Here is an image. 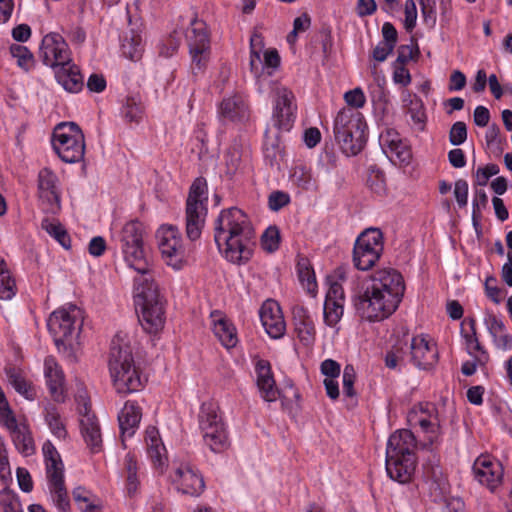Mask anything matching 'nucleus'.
Masks as SVG:
<instances>
[{"instance_id": "f257e3e1", "label": "nucleus", "mask_w": 512, "mask_h": 512, "mask_svg": "<svg viewBox=\"0 0 512 512\" xmlns=\"http://www.w3.org/2000/svg\"><path fill=\"white\" fill-rule=\"evenodd\" d=\"M405 281L402 274L392 268L377 270L354 302L357 314L368 322H380L389 318L399 307L404 293Z\"/></svg>"}, {"instance_id": "f03ea898", "label": "nucleus", "mask_w": 512, "mask_h": 512, "mask_svg": "<svg viewBox=\"0 0 512 512\" xmlns=\"http://www.w3.org/2000/svg\"><path fill=\"white\" fill-rule=\"evenodd\" d=\"M130 268L139 276L135 278L134 302L138 319L143 329L150 334H156L164 327V299L158 285L151 276V265L147 258H125Z\"/></svg>"}, {"instance_id": "7ed1b4c3", "label": "nucleus", "mask_w": 512, "mask_h": 512, "mask_svg": "<svg viewBox=\"0 0 512 512\" xmlns=\"http://www.w3.org/2000/svg\"><path fill=\"white\" fill-rule=\"evenodd\" d=\"M255 231L248 216L239 208L222 210L215 222L214 240L220 252L252 254Z\"/></svg>"}, {"instance_id": "20e7f679", "label": "nucleus", "mask_w": 512, "mask_h": 512, "mask_svg": "<svg viewBox=\"0 0 512 512\" xmlns=\"http://www.w3.org/2000/svg\"><path fill=\"white\" fill-rule=\"evenodd\" d=\"M108 367L117 393L128 394L139 391L143 380L136 367L129 342L116 335L111 341Z\"/></svg>"}, {"instance_id": "39448f33", "label": "nucleus", "mask_w": 512, "mask_h": 512, "mask_svg": "<svg viewBox=\"0 0 512 512\" xmlns=\"http://www.w3.org/2000/svg\"><path fill=\"white\" fill-rule=\"evenodd\" d=\"M416 439L410 430L394 432L386 448V471L389 477L399 483H408L416 468Z\"/></svg>"}, {"instance_id": "423d86ee", "label": "nucleus", "mask_w": 512, "mask_h": 512, "mask_svg": "<svg viewBox=\"0 0 512 512\" xmlns=\"http://www.w3.org/2000/svg\"><path fill=\"white\" fill-rule=\"evenodd\" d=\"M83 324V313L75 305L54 311L48 319L47 326L54 338L55 345L71 361H75L74 341Z\"/></svg>"}, {"instance_id": "0eeeda50", "label": "nucleus", "mask_w": 512, "mask_h": 512, "mask_svg": "<svg viewBox=\"0 0 512 512\" xmlns=\"http://www.w3.org/2000/svg\"><path fill=\"white\" fill-rule=\"evenodd\" d=\"M53 149L66 163H76L84 158L85 137L81 128L74 122H62L53 133Z\"/></svg>"}, {"instance_id": "6e6552de", "label": "nucleus", "mask_w": 512, "mask_h": 512, "mask_svg": "<svg viewBox=\"0 0 512 512\" xmlns=\"http://www.w3.org/2000/svg\"><path fill=\"white\" fill-rule=\"evenodd\" d=\"M256 371V384L261 394V397L267 402H274L278 398H281L284 406H289L290 396L296 400V405L300 399V394L293 384L289 385L288 389H285L282 393L276 387V383L271 371L270 363L266 360H258L255 367Z\"/></svg>"}, {"instance_id": "1a4fd4ad", "label": "nucleus", "mask_w": 512, "mask_h": 512, "mask_svg": "<svg viewBox=\"0 0 512 512\" xmlns=\"http://www.w3.org/2000/svg\"><path fill=\"white\" fill-rule=\"evenodd\" d=\"M296 110L293 92L285 87L278 88L272 115V128L277 133L290 131L296 119Z\"/></svg>"}, {"instance_id": "9d476101", "label": "nucleus", "mask_w": 512, "mask_h": 512, "mask_svg": "<svg viewBox=\"0 0 512 512\" xmlns=\"http://www.w3.org/2000/svg\"><path fill=\"white\" fill-rule=\"evenodd\" d=\"M39 57L43 64L54 69L64 64H69L71 51L67 42L59 33L51 32L42 39Z\"/></svg>"}, {"instance_id": "9b49d317", "label": "nucleus", "mask_w": 512, "mask_h": 512, "mask_svg": "<svg viewBox=\"0 0 512 512\" xmlns=\"http://www.w3.org/2000/svg\"><path fill=\"white\" fill-rule=\"evenodd\" d=\"M472 471L475 479L491 491H494L502 483L504 475L503 466L489 455L477 457L473 463Z\"/></svg>"}, {"instance_id": "f8f14e48", "label": "nucleus", "mask_w": 512, "mask_h": 512, "mask_svg": "<svg viewBox=\"0 0 512 512\" xmlns=\"http://www.w3.org/2000/svg\"><path fill=\"white\" fill-rule=\"evenodd\" d=\"M58 177L50 168H43L38 174V194L46 212L56 214L60 210Z\"/></svg>"}, {"instance_id": "ddd939ff", "label": "nucleus", "mask_w": 512, "mask_h": 512, "mask_svg": "<svg viewBox=\"0 0 512 512\" xmlns=\"http://www.w3.org/2000/svg\"><path fill=\"white\" fill-rule=\"evenodd\" d=\"M438 359V352L435 345L422 335L410 339L409 361L420 369H429Z\"/></svg>"}, {"instance_id": "4468645a", "label": "nucleus", "mask_w": 512, "mask_h": 512, "mask_svg": "<svg viewBox=\"0 0 512 512\" xmlns=\"http://www.w3.org/2000/svg\"><path fill=\"white\" fill-rule=\"evenodd\" d=\"M172 481L178 491L190 496H199L205 488L203 477L188 464L175 470Z\"/></svg>"}, {"instance_id": "2eb2a0df", "label": "nucleus", "mask_w": 512, "mask_h": 512, "mask_svg": "<svg viewBox=\"0 0 512 512\" xmlns=\"http://www.w3.org/2000/svg\"><path fill=\"white\" fill-rule=\"evenodd\" d=\"M259 316L265 331L271 338L278 339L284 335L286 325L277 302L265 301L260 308Z\"/></svg>"}, {"instance_id": "dca6fc26", "label": "nucleus", "mask_w": 512, "mask_h": 512, "mask_svg": "<svg viewBox=\"0 0 512 512\" xmlns=\"http://www.w3.org/2000/svg\"><path fill=\"white\" fill-rule=\"evenodd\" d=\"M155 238L162 256H175L185 252L181 233L175 225H161L155 233Z\"/></svg>"}, {"instance_id": "f3484780", "label": "nucleus", "mask_w": 512, "mask_h": 512, "mask_svg": "<svg viewBox=\"0 0 512 512\" xmlns=\"http://www.w3.org/2000/svg\"><path fill=\"white\" fill-rule=\"evenodd\" d=\"M121 248L125 256H137L145 254L143 246V225L138 220H132L125 224L121 235Z\"/></svg>"}, {"instance_id": "a211bd4d", "label": "nucleus", "mask_w": 512, "mask_h": 512, "mask_svg": "<svg viewBox=\"0 0 512 512\" xmlns=\"http://www.w3.org/2000/svg\"><path fill=\"white\" fill-rule=\"evenodd\" d=\"M383 248L384 242L381 230L372 227L367 228L357 237L353 247V256H362L364 254L381 256Z\"/></svg>"}, {"instance_id": "6ab92c4d", "label": "nucleus", "mask_w": 512, "mask_h": 512, "mask_svg": "<svg viewBox=\"0 0 512 512\" xmlns=\"http://www.w3.org/2000/svg\"><path fill=\"white\" fill-rule=\"evenodd\" d=\"M361 129H367L362 113L352 108H343L337 113L333 127L334 137L353 131L356 139L359 137L358 130Z\"/></svg>"}, {"instance_id": "aec40b11", "label": "nucleus", "mask_w": 512, "mask_h": 512, "mask_svg": "<svg viewBox=\"0 0 512 512\" xmlns=\"http://www.w3.org/2000/svg\"><path fill=\"white\" fill-rule=\"evenodd\" d=\"M57 82L70 93H78L83 89L84 77L81 74L79 66L72 59L69 64H61L54 69Z\"/></svg>"}, {"instance_id": "412c9836", "label": "nucleus", "mask_w": 512, "mask_h": 512, "mask_svg": "<svg viewBox=\"0 0 512 512\" xmlns=\"http://www.w3.org/2000/svg\"><path fill=\"white\" fill-rule=\"evenodd\" d=\"M213 326V333L219 339L221 344L229 349L236 346L238 342L236 328L219 310H214L210 314Z\"/></svg>"}, {"instance_id": "4be33fe9", "label": "nucleus", "mask_w": 512, "mask_h": 512, "mask_svg": "<svg viewBox=\"0 0 512 512\" xmlns=\"http://www.w3.org/2000/svg\"><path fill=\"white\" fill-rule=\"evenodd\" d=\"M221 118L231 122H244L249 118V108L241 95L224 98L219 105Z\"/></svg>"}, {"instance_id": "5701e85b", "label": "nucleus", "mask_w": 512, "mask_h": 512, "mask_svg": "<svg viewBox=\"0 0 512 512\" xmlns=\"http://www.w3.org/2000/svg\"><path fill=\"white\" fill-rule=\"evenodd\" d=\"M293 322L298 338L305 345H310L315 339V325L308 310L302 305H296L292 309Z\"/></svg>"}, {"instance_id": "b1692460", "label": "nucleus", "mask_w": 512, "mask_h": 512, "mask_svg": "<svg viewBox=\"0 0 512 512\" xmlns=\"http://www.w3.org/2000/svg\"><path fill=\"white\" fill-rule=\"evenodd\" d=\"M44 373L51 396L54 400L61 401L63 399L64 374L54 357L45 358Z\"/></svg>"}, {"instance_id": "393cba45", "label": "nucleus", "mask_w": 512, "mask_h": 512, "mask_svg": "<svg viewBox=\"0 0 512 512\" xmlns=\"http://www.w3.org/2000/svg\"><path fill=\"white\" fill-rule=\"evenodd\" d=\"M142 418L141 408L136 402L127 401L118 415L119 427L122 437H131Z\"/></svg>"}, {"instance_id": "a878e982", "label": "nucleus", "mask_w": 512, "mask_h": 512, "mask_svg": "<svg viewBox=\"0 0 512 512\" xmlns=\"http://www.w3.org/2000/svg\"><path fill=\"white\" fill-rule=\"evenodd\" d=\"M380 145L383 151L395 154L401 162H409L411 155L407 146L402 142L399 133L394 129H386L380 134Z\"/></svg>"}, {"instance_id": "bb28decb", "label": "nucleus", "mask_w": 512, "mask_h": 512, "mask_svg": "<svg viewBox=\"0 0 512 512\" xmlns=\"http://www.w3.org/2000/svg\"><path fill=\"white\" fill-rule=\"evenodd\" d=\"M82 436L93 453L99 452L102 447V436L99 423L95 415L85 413L80 419Z\"/></svg>"}, {"instance_id": "cd10ccee", "label": "nucleus", "mask_w": 512, "mask_h": 512, "mask_svg": "<svg viewBox=\"0 0 512 512\" xmlns=\"http://www.w3.org/2000/svg\"><path fill=\"white\" fill-rule=\"evenodd\" d=\"M145 440L147 444L148 455L155 467H162L165 465L167 456L166 449L162 443L159 431L154 426H149L145 432Z\"/></svg>"}, {"instance_id": "c85d7f7f", "label": "nucleus", "mask_w": 512, "mask_h": 512, "mask_svg": "<svg viewBox=\"0 0 512 512\" xmlns=\"http://www.w3.org/2000/svg\"><path fill=\"white\" fill-rule=\"evenodd\" d=\"M186 38L189 50H211L210 38L207 32L206 24L197 18H193L191 20L190 28L186 33Z\"/></svg>"}, {"instance_id": "c756f323", "label": "nucleus", "mask_w": 512, "mask_h": 512, "mask_svg": "<svg viewBox=\"0 0 512 512\" xmlns=\"http://www.w3.org/2000/svg\"><path fill=\"white\" fill-rule=\"evenodd\" d=\"M263 154L265 162L271 167L279 169L283 160L284 152L280 143L279 133L273 134L272 128L265 131V141L263 145Z\"/></svg>"}, {"instance_id": "7c9ffc66", "label": "nucleus", "mask_w": 512, "mask_h": 512, "mask_svg": "<svg viewBox=\"0 0 512 512\" xmlns=\"http://www.w3.org/2000/svg\"><path fill=\"white\" fill-rule=\"evenodd\" d=\"M47 479L52 501L59 512H70V501L65 487L64 474Z\"/></svg>"}, {"instance_id": "2f4dec72", "label": "nucleus", "mask_w": 512, "mask_h": 512, "mask_svg": "<svg viewBox=\"0 0 512 512\" xmlns=\"http://www.w3.org/2000/svg\"><path fill=\"white\" fill-rule=\"evenodd\" d=\"M410 352V339L404 336L402 339H398L392 346L391 350L387 352L385 356V365L389 369H396L397 367L403 366L406 360H409Z\"/></svg>"}, {"instance_id": "473e14b6", "label": "nucleus", "mask_w": 512, "mask_h": 512, "mask_svg": "<svg viewBox=\"0 0 512 512\" xmlns=\"http://www.w3.org/2000/svg\"><path fill=\"white\" fill-rule=\"evenodd\" d=\"M297 276L302 288L312 297L317 295V281L313 266L309 258H299L297 262Z\"/></svg>"}, {"instance_id": "72a5a7b5", "label": "nucleus", "mask_w": 512, "mask_h": 512, "mask_svg": "<svg viewBox=\"0 0 512 512\" xmlns=\"http://www.w3.org/2000/svg\"><path fill=\"white\" fill-rule=\"evenodd\" d=\"M205 444L215 453L224 451L228 446L227 433L223 423H218L202 431Z\"/></svg>"}, {"instance_id": "f704fd0d", "label": "nucleus", "mask_w": 512, "mask_h": 512, "mask_svg": "<svg viewBox=\"0 0 512 512\" xmlns=\"http://www.w3.org/2000/svg\"><path fill=\"white\" fill-rule=\"evenodd\" d=\"M206 215L207 208L186 207V234L191 241H195L201 236Z\"/></svg>"}, {"instance_id": "c9c22d12", "label": "nucleus", "mask_w": 512, "mask_h": 512, "mask_svg": "<svg viewBox=\"0 0 512 512\" xmlns=\"http://www.w3.org/2000/svg\"><path fill=\"white\" fill-rule=\"evenodd\" d=\"M358 131L359 137H357L356 139L354 137L353 131H351V133H344V136L338 135L335 137V140L340 145L342 152L345 153L347 156L357 155L362 151L366 144V129H361Z\"/></svg>"}, {"instance_id": "e433bc0d", "label": "nucleus", "mask_w": 512, "mask_h": 512, "mask_svg": "<svg viewBox=\"0 0 512 512\" xmlns=\"http://www.w3.org/2000/svg\"><path fill=\"white\" fill-rule=\"evenodd\" d=\"M12 440L16 449L24 456L28 457L35 453L36 448L34 440L29 428L24 425H18L16 428L10 430Z\"/></svg>"}, {"instance_id": "4c0bfd02", "label": "nucleus", "mask_w": 512, "mask_h": 512, "mask_svg": "<svg viewBox=\"0 0 512 512\" xmlns=\"http://www.w3.org/2000/svg\"><path fill=\"white\" fill-rule=\"evenodd\" d=\"M47 478L64 474V465L61 457L51 441L44 442L42 447Z\"/></svg>"}, {"instance_id": "58836bf2", "label": "nucleus", "mask_w": 512, "mask_h": 512, "mask_svg": "<svg viewBox=\"0 0 512 512\" xmlns=\"http://www.w3.org/2000/svg\"><path fill=\"white\" fill-rule=\"evenodd\" d=\"M207 199V182L205 178H196L190 187L186 207L196 209L207 208L205 205Z\"/></svg>"}, {"instance_id": "ea45409f", "label": "nucleus", "mask_w": 512, "mask_h": 512, "mask_svg": "<svg viewBox=\"0 0 512 512\" xmlns=\"http://www.w3.org/2000/svg\"><path fill=\"white\" fill-rule=\"evenodd\" d=\"M16 294V283L4 258H0V299L10 300Z\"/></svg>"}, {"instance_id": "a19ab883", "label": "nucleus", "mask_w": 512, "mask_h": 512, "mask_svg": "<svg viewBox=\"0 0 512 512\" xmlns=\"http://www.w3.org/2000/svg\"><path fill=\"white\" fill-rule=\"evenodd\" d=\"M121 113L126 121L139 123L143 118L144 113V107L140 96L132 95L127 97Z\"/></svg>"}, {"instance_id": "79ce46f5", "label": "nucleus", "mask_w": 512, "mask_h": 512, "mask_svg": "<svg viewBox=\"0 0 512 512\" xmlns=\"http://www.w3.org/2000/svg\"><path fill=\"white\" fill-rule=\"evenodd\" d=\"M41 227L52 236L57 242L64 247L65 249L70 248V236L68 235L66 229L62 226V224L58 221L51 222L48 219H44L41 223Z\"/></svg>"}, {"instance_id": "37998d69", "label": "nucleus", "mask_w": 512, "mask_h": 512, "mask_svg": "<svg viewBox=\"0 0 512 512\" xmlns=\"http://www.w3.org/2000/svg\"><path fill=\"white\" fill-rule=\"evenodd\" d=\"M218 423H223L218 415V407L212 403H204L199 414V426L201 431L211 428Z\"/></svg>"}, {"instance_id": "c03bdc74", "label": "nucleus", "mask_w": 512, "mask_h": 512, "mask_svg": "<svg viewBox=\"0 0 512 512\" xmlns=\"http://www.w3.org/2000/svg\"><path fill=\"white\" fill-rule=\"evenodd\" d=\"M45 420L51 432L59 439H64L67 436V431L64 423L61 420L60 414L56 407L49 406L45 410Z\"/></svg>"}, {"instance_id": "a18cd8bd", "label": "nucleus", "mask_w": 512, "mask_h": 512, "mask_svg": "<svg viewBox=\"0 0 512 512\" xmlns=\"http://www.w3.org/2000/svg\"><path fill=\"white\" fill-rule=\"evenodd\" d=\"M367 187L375 194L382 196L386 193V181L384 172L377 166L369 168L367 180Z\"/></svg>"}, {"instance_id": "49530a36", "label": "nucleus", "mask_w": 512, "mask_h": 512, "mask_svg": "<svg viewBox=\"0 0 512 512\" xmlns=\"http://www.w3.org/2000/svg\"><path fill=\"white\" fill-rule=\"evenodd\" d=\"M416 421L424 432L430 434L428 438L429 444L433 445L436 443L441 429L438 414H435L434 417H418Z\"/></svg>"}, {"instance_id": "de8ad7c7", "label": "nucleus", "mask_w": 512, "mask_h": 512, "mask_svg": "<svg viewBox=\"0 0 512 512\" xmlns=\"http://www.w3.org/2000/svg\"><path fill=\"white\" fill-rule=\"evenodd\" d=\"M250 69L255 74H259V70L263 67V62L261 60L260 52L263 48V39L261 35L254 34L250 39Z\"/></svg>"}, {"instance_id": "09e8293b", "label": "nucleus", "mask_w": 512, "mask_h": 512, "mask_svg": "<svg viewBox=\"0 0 512 512\" xmlns=\"http://www.w3.org/2000/svg\"><path fill=\"white\" fill-rule=\"evenodd\" d=\"M280 231L277 226H269L261 236V247L266 253H274L280 244Z\"/></svg>"}, {"instance_id": "8fccbe9b", "label": "nucleus", "mask_w": 512, "mask_h": 512, "mask_svg": "<svg viewBox=\"0 0 512 512\" xmlns=\"http://www.w3.org/2000/svg\"><path fill=\"white\" fill-rule=\"evenodd\" d=\"M10 54L17 60L18 66L25 71H29L33 67L34 58L27 47L20 44H13L10 46Z\"/></svg>"}, {"instance_id": "3c124183", "label": "nucleus", "mask_w": 512, "mask_h": 512, "mask_svg": "<svg viewBox=\"0 0 512 512\" xmlns=\"http://www.w3.org/2000/svg\"><path fill=\"white\" fill-rule=\"evenodd\" d=\"M123 54L132 61L140 59L142 52L141 36L133 34L129 38L126 36L122 42Z\"/></svg>"}, {"instance_id": "603ef678", "label": "nucleus", "mask_w": 512, "mask_h": 512, "mask_svg": "<svg viewBox=\"0 0 512 512\" xmlns=\"http://www.w3.org/2000/svg\"><path fill=\"white\" fill-rule=\"evenodd\" d=\"M324 303V320L329 326L336 325L343 315V302L344 301H330Z\"/></svg>"}, {"instance_id": "864d4df0", "label": "nucleus", "mask_w": 512, "mask_h": 512, "mask_svg": "<svg viewBox=\"0 0 512 512\" xmlns=\"http://www.w3.org/2000/svg\"><path fill=\"white\" fill-rule=\"evenodd\" d=\"M191 55V71L194 76L203 73L210 59L211 50H189Z\"/></svg>"}, {"instance_id": "5fc2aeb1", "label": "nucleus", "mask_w": 512, "mask_h": 512, "mask_svg": "<svg viewBox=\"0 0 512 512\" xmlns=\"http://www.w3.org/2000/svg\"><path fill=\"white\" fill-rule=\"evenodd\" d=\"M126 470H127V493L129 496H133L138 489L139 481L137 478V464L131 455H127L125 459Z\"/></svg>"}, {"instance_id": "6e6d98bb", "label": "nucleus", "mask_w": 512, "mask_h": 512, "mask_svg": "<svg viewBox=\"0 0 512 512\" xmlns=\"http://www.w3.org/2000/svg\"><path fill=\"white\" fill-rule=\"evenodd\" d=\"M0 506L3 512H12L22 508L19 496L8 487L0 491Z\"/></svg>"}, {"instance_id": "4d7b16f0", "label": "nucleus", "mask_w": 512, "mask_h": 512, "mask_svg": "<svg viewBox=\"0 0 512 512\" xmlns=\"http://www.w3.org/2000/svg\"><path fill=\"white\" fill-rule=\"evenodd\" d=\"M417 43L412 39L411 44L400 45L397 49V58L394 63L406 65L410 60H415L419 56Z\"/></svg>"}, {"instance_id": "13d9d810", "label": "nucleus", "mask_w": 512, "mask_h": 512, "mask_svg": "<svg viewBox=\"0 0 512 512\" xmlns=\"http://www.w3.org/2000/svg\"><path fill=\"white\" fill-rule=\"evenodd\" d=\"M9 383L14 387V389L21 395H23L27 399L33 398L32 390L27 383V381L18 373L13 370H9L8 373Z\"/></svg>"}, {"instance_id": "bf43d9fd", "label": "nucleus", "mask_w": 512, "mask_h": 512, "mask_svg": "<svg viewBox=\"0 0 512 512\" xmlns=\"http://www.w3.org/2000/svg\"><path fill=\"white\" fill-rule=\"evenodd\" d=\"M355 380L356 372L353 365H346L342 375L343 393L345 396L354 397L356 395V391L354 389Z\"/></svg>"}, {"instance_id": "052dcab7", "label": "nucleus", "mask_w": 512, "mask_h": 512, "mask_svg": "<svg viewBox=\"0 0 512 512\" xmlns=\"http://www.w3.org/2000/svg\"><path fill=\"white\" fill-rule=\"evenodd\" d=\"M467 139V127L462 121L455 122L449 131V141L453 146H459Z\"/></svg>"}, {"instance_id": "680f3d73", "label": "nucleus", "mask_w": 512, "mask_h": 512, "mask_svg": "<svg viewBox=\"0 0 512 512\" xmlns=\"http://www.w3.org/2000/svg\"><path fill=\"white\" fill-rule=\"evenodd\" d=\"M488 204V196L483 189L475 191V197L472 203V219L474 224H477L481 218V210L486 208Z\"/></svg>"}, {"instance_id": "e2e57ef3", "label": "nucleus", "mask_w": 512, "mask_h": 512, "mask_svg": "<svg viewBox=\"0 0 512 512\" xmlns=\"http://www.w3.org/2000/svg\"><path fill=\"white\" fill-rule=\"evenodd\" d=\"M344 99L348 105L347 108H352L354 110L363 107L366 102L365 95L359 87L347 91L344 95Z\"/></svg>"}, {"instance_id": "0e129e2a", "label": "nucleus", "mask_w": 512, "mask_h": 512, "mask_svg": "<svg viewBox=\"0 0 512 512\" xmlns=\"http://www.w3.org/2000/svg\"><path fill=\"white\" fill-rule=\"evenodd\" d=\"M326 282L329 285L326 299L328 303H331L330 301H344V291L342 288V285L338 283L337 281H334L333 276H327Z\"/></svg>"}, {"instance_id": "69168bd1", "label": "nucleus", "mask_w": 512, "mask_h": 512, "mask_svg": "<svg viewBox=\"0 0 512 512\" xmlns=\"http://www.w3.org/2000/svg\"><path fill=\"white\" fill-rule=\"evenodd\" d=\"M290 202V197L282 191H273L268 197V207L272 211H279Z\"/></svg>"}, {"instance_id": "338daca9", "label": "nucleus", "mask_w": 512, "mask_h": 512, "mask_svg": "<svg viewBox=\"0 0 512 512\" xmlns=\"http://www.w3.org/2000/svg\"><path fill=\"white\" fill-rule=\"evenodd\" d=\"M499 173L497 164H487L484 167H479L476 171V181L479 186H485L490 177Z\"/></svg>"}, {"instance_id": "774afa93", "label": "nucleus", "mask_w": 512, "mask_h": 512, "mask_svg": "<svg viewBox=\"0 0 512 512\" xmlns=\"http://www.w3.org/2000/svg\"><path fill=\"white\" fill-rule=\"evenodd\" d=\"M88 494L89 493L83 487H77L72 492L75 502L83 512H89L95 508V506L90 503Z\"/></svg>"}]
</instances>
